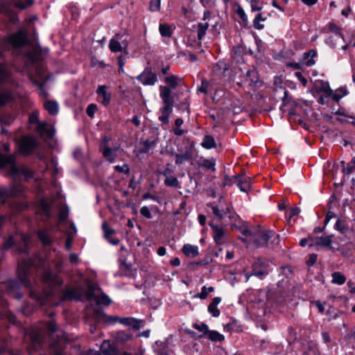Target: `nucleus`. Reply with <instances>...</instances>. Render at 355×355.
Listing matches in <instances>:
<instances>
[{"label":"nucleus","instance_id":"obj_1","mask_svg":"<svg viewBox=\"0 0 355 355\" xmlns=\"http://www.w3.org/2000/svg\"><path fill=\"white\" fill-rule=\"evenodd\" d=\"M42 279L46 288L43 289L42 292L31 289L29 296L31 299L35 300L38 304L44 305L47 299L55 294V288L62 284V281L57 274L49 269L43 272Z\"/></svg>","mask_w":355,"mask_h":355},{"label":"nucleus","instance_id":"obj_2","mask_svg":"<svg viewBox=\"0 0 355 355\" xmlns=\"http://www.w3.org/2000/svg\"><path fill=\"white\" fill-rule=\"evenodd\" d=\"M15 158L13 155L8 156L0 154V168L10 165V171L13 176L22 175L26 179L33 178V171L26 166H17L15 164Z\"/></svg>","mask_w":355,"mask_h":355},{"label":"nucleus","instance_id":"obj_3","mask_svg":"<svg viewBox=\"0 0 355 355\" xmlns=\"http://www.w3.org/2000/svg\"><path fill=\"white\" fill-rule=\"evenodd\" d=\"M160 98H162L164 106L160 108L162 114L159 116V120L164 124H168L169 116L173 111L174 100L171 96V91L168 87L160 86Z\"/></svg>","mask_w":355,"mask_h":355},{"label":"nucleus","instance_id":"obj_4","mask_svg":"<svg viewBox=\"0 0 355 355\" xmlns=\"http://www.w3.org/2000/svg\"><path fill=\"white\" fill-rule=\"evenodd\" d=\"M279 235L271 230L260 231L253 238V243L257 248L268 245L271 248H275L279 244Z\"/></svg>","mask_w":355,"mask_h":355},{"label":"nucleus","instance_id":"obj_5","mask_svg":"<svg viewBox=\"0 0 355 355\" xmlns=\"http://www.w3.org/2000/svg\"><path fill=\"white\" fill-rule=\"evenodd\" d=\"M6 41V45L10 49V45L15 49H21L27 44L28 40L23 31H18L13 34L4 37Z\"/></svg>","mask_w":355,"mask_h":355},{"label":"nucleus","instance_id":"obj_6","mask_svg":"<svg viewBox=\"0 0 355 355\" xmlns=\"http://www.w3.org/2000/svg\"><path fill=\"white\" fill-rule=\"evenodd\" d=\"M238 84L246 85L250 89H254L257 87H260L261 85V82L260 81L257 70L254 68L248 70L243 77V82Z\"/></svg>","mask_w":355,"mask_h":355},{"label":"nucleus","instance_id":"obj_7","mask_svg":"<svg viewBox=\"0 0 355 355\" xmlns=\"http://www.w3.org/2000/svg\"><path fill=\"white\" fill-rule=\"evenodd\" d=\"M37 146V142L35 139L31 136L24 137L19 145V153L25 156L33 153Z\"/></svg>","mask_w":355,"mask_h":355},{"label":"nucleus","instance_id":"obj_8","mask_svg":"<svg viewBox=\"0 0 355 355\" xmlns=\"http://www.w3.org/2000/svg\"><path fill=\"white\" fill-rule=\"evenodd\" d=\"M137 80L144 85L153 86L157 82V75L152 67H146L141 73L136 77Z\"/></svg>","mask_w":355,"mask_h":355},{"label":"nucleus","instance_id":"obj_9","mask_svg":"<svg viewBox=\"0 0 355 355\" xmlns=\"http://www.w3.org/2000/svg\"><path fill=\"white\" fill-rule=\"evenodd\" d=\"M31 264L32 263L29 261H22L18 266V279L26 287H31V281L28 277L29 268Z\"/></svg>","mask_w":355,"mask_h":355},{"label":"nucleus","instance_id":"obj_10","mask_svg":"<svg viewBox=\"0 0 355 355\" xmlns=\"http://www.w3.org/2000/svg\"><path fill=\"white\" fill-rule=\"evenodd\" d=\"M268 275L264 261L261 258H257V261L252 264V271L250 274H246V277L249 278L250 276H256L259 279H263Z\"/></svg>","mask_w":355,"mask_h":355},{"label":"nucleus","instance_id":"obj_11","mask_svg":"<svg viewBox=\"0 0 355 355\" xmlns=\"http://www.w3.org/2000/svg\"><path fill=\"white\" fill-rule=\"evenodd\" d=\"M233 181L230 177L228 175L225 176V182L224 185H227L230 184L231 182L236 184V186L240 189V190L243 192H248L250 189V182L248 178L243 177L242 178H239L237 176H234L233 178Z\"/></svg>","mask_w":355,"mask_h":355},{"label":"nucleus","instance_id":"obj_12","mask_svg":"<svg viewBox=\"0 0 355 355\" xmlns=\"http://www.w3.org/2000/svg\"><path fill=\"white\" fill-rule=\"evenodd\" d=\"M123 44L125 47H127L128 42L126 40H122V35L120 33H116L110 40L109 49L112 53L121 52L123 51Z\"/></svg>","mask_w":355,"mask_h":355},{"label":"nucleus","instance_id":"obj_13","mask_svg":"<svg viewBox=\"0 0 355 355\" xmlns=\"http://www.w3.org/2000/svg\"><path fill=\"white\" fill-rule=\"evenodd\" d=\"M21 285L23 284L20 280H10L6 284V291L13 298L20 300L22 297V294L19 292Z\"/></svg>","mask_w":355,"mask_h":355},{"label":"nucleus","instance_id":"obj_14","mask_svg":"<svg viewBox=\"0 0 355 355\" xmlns=\"http://www.w3.org/2000/svg\"><path fill=\"white\" fill-rule=\"evenodd\" d=\"M288 92L283 87H277L273 89V98L277 101L279 99L282 101V105L280 108L287 105L290 103L291 98L288 96Z\"/></svg>","mask_w":355,"mask_h":355},{"label":"nucleus","instance_id":"obj_15","mask_svg":"<svg viewBox=\"0 0 355 355\" xmlns=\"http://www.w3.org/2000/svg\"><path fill=\"white\" fill-rule=\"evenodd\" d=\"M333 236V234L327 236H317L315 237V242L310 243L309 248H315L317 249H318L319 247L331 248Z\"/></svg>","mask_w":355,"mask_h":355},{"label":"nucleus","instance_id":"obj_16","mask_svg":"<svg viewBox=\"0 0 355 355\" xmlns=\"http://www.w3.org/2000/svg\"><path fill=\"white\" fill-rule=\"evenodd\" d=\"M120 323L126 327H132L135 330L143 328L145 325V321L144 320L136 319L132 317L121 318V319H120Z\"/></svg>","mask_w":355,"mask_h":355},{"label":"nucleus","instance_id":"obj_17","mask_svg":"<svg viewBox=\"0 0 355 355\" xmlns=\"http://www.w3.org/2000/svg\"><path fill=\"white\" fill-rule=\"evenodd\" d=\"M64 300H74L80 301L82 300V293L80 288H66L62 291Z\"/></svg>","mask_w":355,"mask_h":355},{"label":"nucleus","instance_id":"obj_18","mask_svg":"<svg viewBox=\"0 0 355 355\" xmlns=\"http://www.w3.org/2000/svg\"><path fill=\"white\" fill-rule=\"evenodd\" d=\"M209 225L212 230L215 243L218 245H221L223 243V238L225 236L224 229L218 225L214 224L213 222H209Z\"/></svg>","mask_w":355,"mask_h":355},{"label":"nucleus","instance_id":"obj_19","mask_svg":"<svg viewBox=\"0 0 355 355\" xmlns=\"http://www.w3.org/2000/svg\"><path fill=\"white\" fill-rule=\"evenodd\" d=\"M94 318L97 320H104L107 324H115L117 322H120V319L118 316H109L107 315L102 310L95 309L94 311Z\"/></svg>","mask_w":355,"mask_h":355},{"label":"nucleus","instance_id":"obj_20","mask_svg":"<svg viewBox=\"0 0 355 355\" xmlns=\"http://www.w3.org/2000/svg\"><path fill=\"white\" fill-rule=\"evenodd\" d=\"M12 78L10 69L6 64L0 63V87L9 83Z\"/></svg>","mask_w":355,"mask_h":355},{"label":"nucleus","instance_id":"obj_21","mask_svg":"<svg viewBox=\"0 0 355 355\" xmlns=\"http://www.w3.org/2000/svg\"><path fill=\"white\" fill-rule=\"evenodd\" d=\"M101 351L104 355H119L118 348L109 340H104L101 346Z\"/></svg>","mask_w":355,"mask_h":355},{"label":"nucleus","instance_id":"obj_22","mask_svg":"<svg viewBox=\"0 0 355 355\" xmlns=\"http://www.w3.org/2000/svg\"><path fill=\"white\" fill-rule=\"evenodd\" d=\"M157 141V138L153 139H146L145 140L141 139L140 144L143 145V147L139 150V153H148L150 150L153 149L155 147Z\"/></svg>","mask_w":355,"mask_h":355},{"label":"nucleus","instance_id":"obj_23","mask_svg":"<svg viewBox=\"0 0 355 355\" xmlns=\"http://www.w3.org/2000/svg\"><path fill=\"white\" fill-rule=\"evenodd\" d=\"M334 229L341 234L346 235L349 230L348 222L344 218H339L334 225Z\"/></svg>","mask_w":355,"mask_h":355},{"label":"nucleus","instance_id":"obj_24","mask_svg":"<svg viewBox=\"0 0 355 355\" xmlns=\"http://www.w3.org/2000/svg\"><path fill=\"white\" fill-rule=\"evenodd\" d=\"M37 235L41 243L45 245L49 246L53 243L49 231L46 229L40 230L37 232Z\"/></svg>","mask_w":355,"mask_h":355},{"label":"nucleus","instance_id":"obj_25","mask_svg":"<svg viewBox=\"0 0 355 355\" xmlns=\"http://www.w3.org/2000/svg\"><path fill=\"white\" fill-rule=\"evenodd\" d=\"M96 94L99 96L103 97V101H101V103L104 106L107 107L110 104L111 101V94L106 91V87L105 85L98 86L96 90Z\"/></svg>","mask_w":355,"mask_h":355},{"label":"nucleus","instance_id":"obj_26","mask_svg":"<svg viewBox=\"0 0 355 355\" xmlns=\"http://www.w3.org/2000/svg\"><path fill=\"white\" fill-rule=\"evenodd\" d=\"M341 172L344 176L349 175L355 171V159H352L351 162L346 164L345 161L340 162Z\"/></svg>","mask_w":355,"mask_h":355},{"label":"nucleus","instance_id":"obj_27","mask_svg":"<svg viewBox=\"0 0 355 355\" xmlns=\"http://www.w3.org/2000/svg\"><path fill=\"white\" fill-rule=\"evenodd\" d=\"M317 55V51L314 49H311L303 54V60L307 67H311L315 64V62L314 58Z\"/></svg>","mask_w":355,"mask_h":355},{"label":"nucleus","instance_id":"obj_28","mask_svg":"<svg viewBox=\"0 0 355 355\" xmlns=\"http://www.w3.org/2000/svg\"><path fill=\"white\" fill-rule=\"evenodd\" d=\"M132 338V335L125 331H119L116 333L114 339L116 343L123 344Z\"/></svg>","mask_w":355,"mask_h":355},{"label":"nucleus","instance_id":"obj_29","mask_svg":"<svg viewBox=\"0 0 355 355\" xmlns=\"http://www.w3.org/2000/svg\"><path fill=\"white\" fill-rule=\"evenodd\" d=\"M44 107L49 114L55 116L58 112V104L55 101H46L44 102Z\"/></svg>","mask_w":355,"mask_h":355},{"label":"nucleus","instance_id":"obj_30","mask_svg":"<svg viewBox=\"0 0 355 355\" xmlns=\"http://www.w3.org/2000/svg\"><path fill=\"white\" fill-rule=\"evenodd\" d=\"M183 253L187 257H196L198 255V248L196 245L185 244L182 248Z\"/></svg>","mask_w":355,"mask_h":355},{"label":"nucleus","instance_id":"obj_31","mask_svg":"<svg viewBox=\"0 0 355 355\" xmlns=\"http://www.w3.org/2000/svg\"><path fill=\"white\" fill-rule=\"evenodd\" d=\"M267 19V17L265 16L264 13L259 12L256 15L253 20V26L257 30H261L264 28V25L261 22L265 21Z\"/></svg>","mask_w":355,"mask_h":355},{"label":"nucleus","instance_id":"obj_32","mask_svg":"<svg viewBox=\"0 0 355 355\" xmlns=\"http://www.w3.org/2000/svg\"><path fill=\"white\" fill-rule=\"evenodd\" d=\"M175 164L181 165L184 162L189 161L192 157V153L191 150H186L182 154H175Z\"/></svg>","mask_w":355,"mask_h":355},{"label":"nucleus","instance_id":"obj_33","mask_svg":"<svg viewBox=\"0 0 355 355\" xmlns=\"http://www.w3.org/2000/svg\"><path fill=\"white\" fill-rule=\"evenodd\" d=\"M120 269L123 271V275L130 277L132 275V264L127 263L124 259H119Z\"/></svg>","mask_w":355,"mask_h":355},{"label":"nucleus","instance_id":"obj_34","mask_svg":"<svg viewBox=\"0 0 355 355\" xmlns=\"http://www.w3.org/2000/svg\"><path fill=\"white\" fill-rule=\"evenodd\" d=\"M201 146L205 149H211L216 148V144L214 137L207 135L204 137Z\"/></svg>","mask_w":355,"mask_h":355},{"label":"nucleus","instance_id":"obj_35","mask_svg":"<svg viewBox=\"0 0 355 355\" xmlns=\"http://www.w3.org/2000/svg\"><path fill=\"white\" fill-rule=\"evenodd\" d=\"M24 191V187L21 184H17L12 186L6 191V193L9 196L16 197L20 196Z\"/></svg>","mask_w":355,"mask_h":355},{"label":"nucleus","instance_id":"obj_36","mask_svg":"<svg viewBox=\"0 0 355 355\" xmlns=\"http://www.w3.org/2000/svg\"><path fill=\"white\" fill-rule=\"evenodd\" d=\"M51 204L46 202L44 200H42L40 202V209L42 214L47 218H50L52 216L51 213Z\"/></svg>","mask_w":355,"mask_h":355},{"label":"nucleus","instance_id":"obj_37","mask_svg":"<svg viewBox=\"0 0 355 355\" xmlns=\"http://www.w3.org/2000/svg\"><path fill=\"white\" fill-rule=\"evenodd\" d=\"M197 26H198V30H197L198 40L201 41L202 40V38L205 37V35H206V32L209 28V24H208V22H205V23L199 22Z\"/></svg>","mask_w":355,"mask_h":355},{"label":"nucleus","instance_id":"obj_38","mask_svg":"<svg viewBox=\"0 0 355 355\" xmlns=\"http://www.w3.org/2000/svg\"><path fill=\"white\" fill-rule=\"evenodd\" d=\"M159 31L160 35L164 37H171L173 35L171 27L167 24H160Z\"/></svg>","mask_w":355,"mask_h":355},{"label":"nucleus","instance_id":"obj_39","mask_svg":"<svg viewBox=\"0 0 355 355\" xmlns=\"http://www.w3.org/2000/svg\"><path fill=\"white\" fill-rule=\"evenodd\" d=\"M332 280L331 283L338 284V285H343L346 282V277L344 275H343L340 272H334L331 275Z\"/></svg>","mask_w":355,"mask_h":355},{"label":"nucleus","instance_id":"obj_40","mask_svg":"<svg viewBox=\"0 0 355 355\" xmlns=\"http://www.w3.org/2000/svg\"><path fill=\"white\" fill-rule=\"evenodd\" d=\"M207 336L212 342H222L225 340V336L223 334L214 330H209Z\"/></svg>","mask_w":355,"mask_h":355},{"label":"nucleus","instance_id":"obj_41","mask_svg":"<svg viewBox=\"0 0 355 355\" xmlns=\"http://www.w3.org/2000/svg\"><path fill=\"white\" fill-rule=\"evenodd\" d=\"M103 157L110 162H114L115 159V154L114 150L108 146H105L103 150Z\"/></svg>","mask_w":355,"mask_h":355},{"label":"nucleus","instance_id":"obj_42","mask_svg":"<svg viewBox=\"0 0 355 355\" xmlns=\"http://www.w3.org/2000/svg\"><path fill=\"white\" fill-rule=\"evenodd\" d=\"M200 166L207 170L214 171L216 170V160L214 158L204 159Z\"/></svg>","mask_w":355,"mask_h":355},{"label":"nucleus","instance_id":"obj_43","mask_svg":"<svg viewBox=\"0 0 355 355\" xmlns=\"http://www.w3.org/2000/svg\"><path fill=\"white\" fill-rule=\"evenodd\" d=\"M164 81L171 89H175L178 86V77L175 75L165 76Z\"/></svg>","mask_w":355,"mask_h":355},{"label":"nucleus","instance_id":"obj_44","mask_svg":"<svg viewBox=\"0 0 355 355\" xmlns=\"http://www.w3.org/2000/svg\"><path fill=\"white\" fill-rule=\"evenodd\" d=\"M327 26L329 29V31L335 33L337 36H338L339 37L344 40V35L341 33V29L338 26H337L334 22H329L328 23Z\"/></svg>","mask_w":355,"mask_h":355},{"label":"nucleus","instance_id":"obj_45","mask_svg":"<svg viewBox=\"0 0 355 355\" xmlns=\"http://www.w3.org/2000/svg\"><path fill=\"white\" fill-rule=\"evenodd\" d=\"M211 209L213 214L217 216L219 219H223L224 216L227 214H230V210L228 208L226 209V211L223 209H220L218 206H211Z\"/></svg>","mask_w":355,"mask_h":355},{"label":"nucleus","instance_id":"obj_46","mask_svg":"<svg viewBox=\"0 0 355 355\" xmlns=\"http://www.w3.org/2000/svg\"><path fill=\"white\" fill-rule=\"evenodd\" d=\"M164 184L167 187H171L175 189L180 187V182L178 178L175 176H171L168 178H165Z\"/></svg>","mask_w":355,"mask_h":355},{"label":"nucleus","instance_id":"obj_47","mask_svg":"<svg viewBox=\"0 0 355 355\" xmlns=\"http://www.w3.org/2000/svg\"><path fill=\"white\" fill-rule=\"evenodd\" d=\"M214 290V287L210 286L209 288H207L205 286H203L201 288V292L199 293H197L195 297H198L201 300H205L207 297V295L209 293L213 292Z\"/></svg>","mask_w":355,"mask_h":355},{"label":"nucleus","instance_id":"obj_48","mask_svg":"<svg viewBox=\"0 0 355 355\" xmlns=\"http://www.w3.org/2000/svg\"><path fill=\"white\" fill-rule=\"evenodd\" d=\"M12 99V94L10 92H2L0 93V107L5 105Z\"/></svg>","mask_w":355,"mask_h":355},{"label":"nucleus","instance_id":"obj_49","mask_svg":"<svg viewBox=\"0 0 355 355\" xmlns=\"http://www.w3.org/2000/svg\"><path fill=\"white\" fill-rule=\"evenodd\" d=\"M6 319L10 324L14 325H17L19 324V322L17 320L16 316L10 311H5L3 313V316L1 318Z\"/></svg>","mask_w":355,"mask_h":355},{"label":"nucleus","instance_id":"obj_50","mask_svg":"<svg viewBox=\"0 0 355 355\" xmlns=\"http://www.w3.org/2000/svg\"><path fill=\"white\" fill-rule=\"evenodd\" d=\"M339 91H343V93L340 94L336 91L334 94L332 92V94L331 95L332 100L336 103H338L343 96L347 94V91L345 87H340Z\"/></svg>","mask_w":355,"mask_h":355},{"label":"nucleus","instance_id":"obj_51","mask_svg":"<svg viewBox=\"0 0 355 355\" xmlns=\"http://www.w3.org/2000/svg\"><path fill=\"white\" fill-rule=\"evenodd\" d=\"M168 342L167 340H157L155 342V347H157V350L160 351L161 355H167V354L162 352V351H164L166 348H168Z\"/></svg>","mask_w":355,"mask_h":355},{"label":"nucleus","instance_id":"obj_52","mask_svg":"<svg viewBox=\"0 0 355 355\" xmlns=\"http://www.w3.org/2000/svg\"><path fill=\"white\" fill-rule=\"evenodd\" d=\"M209 82L205 78L201 80V85L198 88L197 92L207 94L209 92Z\"/></svg>","mask_w":355,"mask_h":355},{"label":"nucleus","instance_id":"obj_53","mask_svg":"<svg viewBox=\"0 0 355 355\" xmlns=\"http://www.w3.org/2000/svg\"><path fill=\"white\" fill-rule=\"evenodd\" d=\"M102 229L104 232V236L106 239H109L110 236L115 233V230L111 228L106 222H104L102 225Z\"/></svg>","mask_w":355,"mask_h":355},{"label":"nucleus","instance_id":"obj_54","mask_svg":"<svg viewBox=\"0 0 355 355\" xmlns=\"http://www.w3.org/2000/svg\"><path fill=\"white\" fill-rule=\"evenodd\" d=\"M318 91L327 94V96L332 94V89L330 88L329 83L323 80L321 81V86L319 87Z\"/></svg>","mask_w":355,"mask_h":355},{"label":"nucleus","instance_id":"obj_55","mask_svg":"<svg viewBox=\"0 0 355 355\" xmlns=\"http://www.w3.org/2000/svg\"><path fill=\"white\" fill-rule=\"evenodd\" d=\"M225 330L229 332L238 331L239 326L236 320H231V321L225 326Z\"/></svg>","mask_w":355,"mask_h":355},{"label":"nucleus","instance_id":"obj_56","mask_svg":"<svg viewBox=\"0 0 355 355\" xmlns=\"http://www.w3.org/2000/svg\"><path fill=\"white\" fill-rule=\"evenodd\" d=\"M57 337L58 340L52 341L50 344L51 348L53 349L55 352H58L62 349L60 342L61 340L62 339V336L58 335Z\"/></svg>","mask_w":355,"mask_h":355},{"label":"nucleus","instance_id":"obj_57","mask_svg":"<svg viewBox=\"0 0 355 355\" xmlns=\"http://www.w3.org/2000/svg\"><path fill=\"white\" fill-rule=\"evenodd\" d=\"M193 327L195 329H197L199 331L202 332L204 334V335H207L208 332L209 331L208 326L205 323H201V324L195 323L193 324Z\"/></svg>","mask_w":355,"mask_h":355},{"label":"nucleus","instance_id":"obj_58","mask_svg":"<svg viewBox=\"0 0 355 355\" xmlns=\"http://www.w3.org/2000/svg\"><path fill=\"white\" fill-rule=\"evenodd\" d=\"M161 0H150L149 10L151 12H157L160 10Z\"/></svg>","mask_w":355,"mask_h":355},{"label":"nucleus","instance_id":"obj_59","mask_svg":"<svg viewBox=\"0 0 355 355\" xmlns=\"http://www.w3.org/2000/svg\"><path fill=\"white\" fill-rule=\"evenodd\" d=\"M46 329L50 333V336L53 338L54 334L57 331V327L55 321L50 320L46 324Z\"/></svg>","mask_w":355,"mask_h":355},{"label":"nucleus","instance_id":"obj_60","mask_svg":"<svg viewBox=\"0 0 355 355\" xmlns=\"http://www.w3.org/2000/svg\"><path fill=\"white\" fill-rule=\"evenodd\" d=\"M252 11H260L262 9V1L261 0H250Z\"/></svg>","mask_w":355,"mask_h":355},{"label":"nucleus","instance_id":"obj_61","mask_svg":"<svg viewBox=\"0 0 355 355\" xmlns=\"http://www.w3.org/2000/svg\"><path fill=\"white\" fill-rule=\"evenodd\" d=\"M114 168L119 173H123L126 175L130 173V167L127 164H124L123 166L116 165L114 166Z\"/></svg>","mask_w":355,"mask_h":355},{"label":"nucleus","instance_id":"obj_62","mask_svg":"<svg viewBox=\"0 0 355 355\" xmlns=\"http://www.w3.org/2000/svg\"><path fill=\"white\" fill-rule=\"evenodd\" d=\"M99 304L108 306L112 303L111 299L105 293H103L98 299Z\"/></svg>","mask_w":355,"mask_h":355},{"label":"nucleus","instance_id":"obj_63","mask_svg":"<svg viewBox=\"0 0 355 355\" xmlns=\"http://www.w3.org/2000/svg\"><path fill=\"white\" fill-rule=\"evenodd\" d=\"M97 109L98 107L96 104L91 103L87 106L86 113L90 118H93Z\"/></svg>","mask_w":355,"mask_h":355},{"label":"nucleus","instance_id":"obj_64","mask_svg":"<svg viewBox=\"0 0 355 355\" xmlns=\"http://www.w3.org/2000/svg\"><path fill=\"white\" fill-rule=\"evenodd\" d=\"M236 13L239 15V17H240V19L242 20L243 24L245 25H247V24H248V17H247V15H246V14H245V12L244 11V10L243 9V8L239 6L238 8V9L236 10Z\"/></svg>","mask_w":355,"mask_h":355}]
</instances>
